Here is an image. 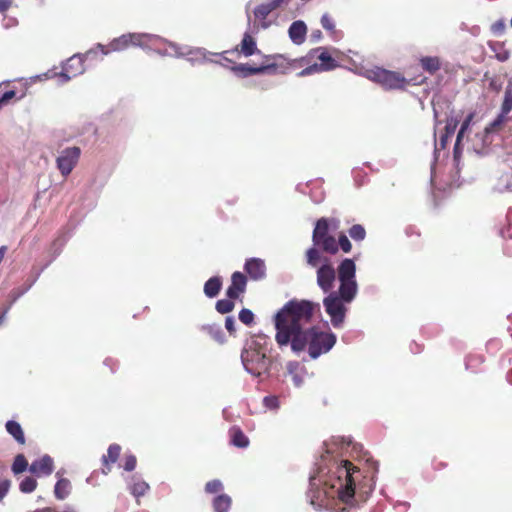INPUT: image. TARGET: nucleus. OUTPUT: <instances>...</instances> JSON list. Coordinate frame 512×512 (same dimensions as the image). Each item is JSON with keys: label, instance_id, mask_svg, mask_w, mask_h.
<instances>
[{"label": "nucleus", "instance_id": "obj_1", "mask_svg": "<svg viewBox=\"0 0 512 512\" xmlns=\"http://www.w3.org/2000/svg\"><path fill=\"white\" fill-rule=\"evenodd\" d=\"M320 304L306 299H291L275 314V340L282 347L288 344L294 352H301L308 347L311 358L316 359L327 353L336 343L332 332H325L318 327H306L316 313Z\"/></svg>", "mask_w": 512, "mask_h": 512}, {"label": "nucleus", "instance_id": "obj_2", "mask_svg": "<svg viewBox=\"0 0 512 512\" xmlns=\"http://www.w3.org/2000/svg\"><path fill=\"white\" fill-rule=\"evenodd\" d=\"M340 221L337 218L322 217L317 220L313 233L312 242L320 247L325 253L335 255L338 253L336 238L330 234V230H337Z\"/></svg>", "mask_w": 512, "mask_h": 512}, {"label": "nucleus", "instance_id": "obj_3", "mask_svg": "<svg viewBox=\"0 0 512 512\" xmlns=\"http://www.w3.org/2000/svg\"><path fill=\"white\" fill-rule=\"evenodd\" d=\"M309 64L298 73V76L304 77L315 73L331 71L339 67L338 62L331 56L325 47L311 49L306 56Z\"/></svg>", "mask_w": 512, "mask_h": 512}, {"label": "nucleus", "instance_id": "obj_4", "mask_svg": "<svg viewBox=\"0 0 512 512\" xmlns=\"http://www.w3.org/2000/svg\"><path fill=\"white\" fill-rule=\"evenodd\" d=\"M264 63L262 64L263 74H287L291 70L304 68L309 64L308 58H294L290 59L281 54L265 55Z\"/></svg>", "mask_w": 512, "mask_h": 512}, {"label": "nucleus", "instance_id": "obj_5", "mask_svg": "<svg viewBox=\"0 0 512 512\" xmlns=\"http://www.w3.org/2000/svg\"><path fill=\"white\" fill-rule=\"evenodd\" d=\"M336 276L340 282V293L346 299H354L357 295L356 264L353 259H343L337 267Z\"/></svg>", "mask_w": 512, "mask_h": 512}, {"label": "nucleus", "instance_id": "obj_6", "mask_svg": "<svg viewBox=\"0 0 512 512\" xmlns=\"http://www.w3.org/2000/svg\"><path fill=\"white\" fill-rule=\"evenodd\" d=\"M359 469L349 460L342 461V465L337 468V475L340 481L338 488L339 499L346 504L352 502L355 496V474H358Z\"/></svg>", "mask_w": 512, "mask_h": 512}, {"label": "nucleus", "instance_id": "obj_7", "mask_svg": "<svg viewBox=\"0 0 512 512\" xmlns=\"http://www.w3.org/2000/svg\"><path fill=\"white\" fill-rule=\"evenodd\" d=\"M367 77L381 85L385 90H404L409 84L400 72L391 71L380 67L367 71Z\"/></svg>", "mask_w": 512, "mask_h": 512}, {"label": "nucleus", "instance_id": "obj_8", "mask_svg": "<svg viewBox=\"0 0 512 512\" xmlns=\"http://www.w3.org/2000/svg\"><path fill=\"white\" fill-rule=\"evenodd\" d=\"M354 299H346L340 293V289L338 291L329 292L328 296H326L323 300V305L325 307L326 313L329 315L332 325L335 328H340L344 323L347 307L346 304H349Z\"/></svg>", "mask_w": 512, "mask_h": 512}, {"label": "nucleus", "instance_id": "obj_9", "mask_svg": "<svg viewBox=\"0 0 512 512\" xmlns=\"http://www.w3.org/2000/svg\"><path fill=\"white\" fill-rule=\"evenodd\" d=\"M148 36L140 33L123 34L118 38L113 39L108 45H98V48L104 55L111 52H120L132 46H142L146 44Z\"/></svg>", "mask_w": 512, "mask_h": 512}, {"label": "nucleus", "instance_id": "obj_10", "mask_svg": "<svg viewBox=\"0 0 512 512\" xmlns=\"http://www.w3.org/2000/svg\"><path fill=\"white\" fill-rule=\"evenodd\" d=\"M241 358L247 372L254 376H260L269 370L270 359L260 351H245Z\"/></svg>", "mask_w": 512, "mask_h": 512}, {"label": "nucleus", "instance_id": "obj_11", "mask_svg": "<svg viewBox=\"0 0 512 512\" xmlns=\"http://www.w3.org/2000/svg\"><path fill=\"white\" fill-rule=\"evenodd\" d=\"M81 155V149L77 146L62 150L56 159L57 168L62 176L67 177L77 165Z\"/></svg>", "mask_w": 512, "mask_h": 512}, {"label": "nucleus", "instance_id": "obj_12", "mask_svg": "<svg viewBox=\"0 0 512 512\" xmlns=\"http://www.w3.org/2000/svg\"><path fill=\"white\" fill-rule=\"evenodd\" d=\"M336 279V270L330 260H324L322 265L317 268L316 280L317 285L324 293L332 292Z\"/></svg>", "mask_w": 512, "mask_h": 512}, {"label": "nucleus", "instance_id": "obj_13", "mask_svg": "<svg viewBox=\"0 0 512 512\" xmlns=\"http://www.w3.org/2000/svg\"><path fill=\"white\" fill-rule=\"evenodd\" d=\"M256 52H259L257 48V43L254 37L248 32L244 33L243 38L239 45H237L232 50H226L220 54H217L220 57L226 56L227 54L235 55L240 57L241 55L245 57H250L254 55Z\"/></svg>", "mask_w": 512, "mask_h": 512}, {"label": "nucleus", "instance_id": "obj_14", "mask_svg": "<svg viewBox=\"0 0 512 512\" xmlns=\"http://www.w3.org/2000/svg\"><path fill=\"white\" fill-rule=\"evenodd\" d=\"M84 71L83 57L81 55H73L64 63L60 76L64 78V81H69Z\"/></svg>", "mask_w": 512, "mask_h": 512}, {"label": "nucleus", "instance_id": "obj_15", "mask_svg": "<svg viewBox=\"0 0 512 512\" xmlns=\"http://www.w3.org/2000/svg\"><path fill=\"white\" fill-rule=\"evenodd\" d=\"M221 58L226 63L231 64V66H229L228 64H224V63H222V65L224 67L230 69L232 72H234L235 75H237L239 77L246 78V77H249L252 75L263 74L262 65L253 67V66H250L249 64H236L232 59L228 58L227 56H223Z\"/></svg>", "mask_w": 512, "mask_h": 512}, {"label": "nucleus", "instance_id": "obj_16", "mask_svg": "<svg viewBox=\"0 0 512 512\" xmlns=\"http://www.w3.org/2000/svg\"><path fill=\"white\" fill-rule=\"evenodd\" d=\"M246 284V276L241 272H234L231 276V284L226 291L227 297L237 299L240 294L245 292Z\"/></svg>", "mask_w": 512, "mask_h": 512}, {"label": "nucleus", "instance_id": "obj_17", "mask_svg": "<svg viewBox=\"0 0 512 512\" xmlns=\"http://www.w3.org/2000/svg\"><path fill=\"white\" fill-rule=\"evenodd\" d=\"M244 269L250 279L258 281L266 276L265 262L260 258L248 259L245 263Z\"/></svg>", "mask_w": 512, "mask_h": 512}, {"label": "nucleus", "instance_id": "obj_18", "mask_svg": "<svg viewBox=\"0 0 512 512\" xmlns=\"http://www.w3.org/2000/svg\"><path fill=\"white\" fill-rule=\"evenodd\" d=\"M53 470L54 462L49 455L42 456L40 459L33 461L29 466V471L36 476H48Z\"/></svg>", "mask_w": 512, "mask_h": 512}, {"label": "nucleus", "instance_id": "obj_19", "mask_svg": "<svg viewBox=\"0 0 512 512\" xmlns=\"http://www.w3.org/2000/svg\"><path fill=\"white\" fill-rule=\"evenodd\" d=\"M285 0H272L269 3H264L254 9V16L256 19L262 21V27L267 28L268 24L265 22L267 16L275 9L280 7Z\"/></svg>", "mask_w": 512, "mask_h": 512}, {"label": "nucleus", "instance_id": "obj_20", "mask_svg": "<svg viewBox=\"0 0 512 512\" xmlns=\"http://www.w3.org/2000/svg\"><path fill=\"white\" fill-rule=\"evenodd\" d=\"M321 252H324L320 247L313 244L312 247L308 248L305 252V259L308 266L312 268H318L324 260H329L328 257L323 256Z\"/></svg>", "mask_w": 512, "mask_h": 512}, {"label": "nucleus", "instance_id": "obj_21", "mask_svg": "<svg viewBox=\"0 0 512 512\" xmlns=\"http://www.w3.org/2000/svg\"><path fill=\"white\" fill-rule=\"evenodd\" d=\"M289 37L293 43L300 45L305 41L307 27L301 20L294 21L288 30Z\"/></svg>", "mask_w": 512, "mask_h": 512}, {"label": "nucleus", "instance_id": "obj_22", "mask_svg": "<svg viewBox=\"0 0 512 512\" xmlns=\"http://www.w3.org/2000/svg\"><path fill=\"white\" fill-rule=\"evenodd\" d=\"M120 453V445L114 443L108 447L107 454L102 457V463L105 467V469H103L104 474H108L110 472L111 464H114L118 460Z\"/></svg>", "mask_w": 512, "mask_h": 512}, {"label": "nucleus", "instance_id": "obj_23", "mask_svg": "<svg viewBox=\"0 0 512 512\" xmlns=\"http://www.w3.org/2000/svg\"><path fill=\"white\" fill-rule=\"evenodd\" d=\"M6 431L14 438L19 445H25L26 438L21 425L13 420H9L5 424Z\"/></svg>", "mask_w": 512, "mask_h": 512}, {"label": "nucleus", "instance_id": "obj_24", "mask_svg": "<svg viewBox=\"0 0 512 512\" xmlns=\"http://www.w3.org/2000/svg\"><path fill=\"white\" fill-rule=\"evenodd\" d=\"M230 441L231 443L238 448H246L249 445L248 437L243 433V431L237 427L233 426L229 430Z\"/></svg>", "mask_w": 512, "mask_h": 512}, {"label": "nucleus", "instance_id": "obj_25", "mask_svg": "<svg viewBox=\"0 0 512 512\" xmlns=\"http://www.w3.org/2000/svg\"><path fill=\"white\" fill-rule=\"evenodd\" d=\"M222 287V280L219 276H214L208 279L204 284V293L209 298L216 297Z\"/></svg>", "mask_w": 512, "mask_h": 512}, {"label": "nucleus", "instance_id": "obj_26", "mask_svg": "<svg viewBox=\"0 0 512 512\" xmlns=\"http://www.w3.org/2000/svg\"><path fill=\"white\" fill-rule=\"evenodd\" d=\"M71 489V482L66 478H61L55 484L54 495L58 500H64L70 495Z\"/></svg>", "mask_w": 512, "mask_h": 512}, {"label": "nucleus", "instance_id": "obj_27", "mask_svg": "<svg viewBox=\"0 0 512 512\" xmlns=\"http://www.w3.org/2000/svg\"><path fill=\"white\" fill-rule=\"evenodd\" d=\"M231 505L232 499L227 494L216 496L212 502L214 512H229Z\"/></svg>", "mask_w": 512, "mask_h": 512}, {"label": "nucleus", "instance_id": "obj_28", "mask_svg": "<svg viewBox=\"0 0 512 512\" xmlns=\"http://www.w3.org/2000/svg\"><path fill=\"white\" fill-rule=\"evenodd\" d=\"M489 47L495 53V57L497 58V60L504 62L509 59L510 51L506 49L504 42H489Z\"/></svg>", "mask_w": 512, "mask_h": 512}, {"label": "nucleus", "instance_id": "obj_29", "mask_svg": "<svg viewBox=\"0 0 512 512\" xmlns=\"http://www.w3.org/2000/svg\"><path fill=\"white\" fill-rule=\"evenodd\" d=\"M420 64L423 70L429 72L430 74H434L441 67V63L438 57H422L420 59Z\"/></svg>", "mask_w": 512, "mask_h": 512}, {"label": "nucleus", "instance_id": "obj_30", "mask_svg": "<svg viewBox=\"0 0 512 512\" xmlns=\"http://www.w3.org/2000/svg\"><path fill=\"white\" fill-rule=\"evenodd\" d=\"M29 466L25 456L23 454H17L12 463L11 470L14 475H18L29 469Z\"/></svg>", "mask_w": 512, "mask_h": 512}, {"label": "nucleus", "instance_id": "obj_31", "mask_svg": "<svg viewBox=\"0 0 512 512\" xmlns=\"http://www.w3.org/2000/svg\"><path fill=\"white\" fill-rule=\"evenodd\" d=\"M501 110L504 114H508L512 110V81H509L506 86Z\"/></svg>", "mask_w": 512, "mask_h": 512}, {"label": "nucleus", "instance_id": "obj_32", "mask_svg": "<svg viewBox=\"0 0 512 512\" xmlns=\"http://www.w3.org/2000/svg\"><path fill=\"white\" fill-rule=\"evenodd\" d=\"M349 236L357 242L363 241L366 238V230L361 224H354L348 230Z\"/></svg>", "mask_w": 512, "mask_h": 512}, {"label": "nucleus", "instance_id": "obj_33", "mask_svg": "<svg viewBox=\"0 0 512 512\" xmlns=\"http://www.w3.org/2000/svg\"><path fill=\"white\" fill-rule=\"evenodd\" d=\"M37 480L31 476L25 477L19 484L22 493H32L37 488Z\"/></svg>", "mask_w": 512, "mask_h": 512}, {"label": "nucleus", "instance_id": "obj_34", "mask_svg": "<svg viewBox=\"0 0 512 512\" xmlns=\"http://www.w3.org/2000/svg\"><path fill=\"white\" fill-rule=\"evenodd\" d=\"M235 307L233 299H221L216 302L215 308L217 312L221 314H227L231 312Z\"/></svg>", "mask_w": 512, "mask_h": 512}, {"label": "nucleus", "instance_id": "obj_35", "mask_svg": "<svg viewBox=\"0 0 512 512\" xmlns=\"http://www.w3.org/2000/svg\"><path fill=\"white\" fill-rule=\"evenodd\" d=\"M204 329L217 342H219V343H223L224 342L225 336H224V333H223V331L221 330V328L219 326L208 325V326H205Z\"/></svg>", "mask_w": 512, "mask_h": 512}, {"label": "nucleus", "instance_id": "obj_36", "mask_svg": "<svg viewBox=\"0 0 512 512\" xmlns=\"http://www.w3.org/2000/svg\"><path fill=\"white\" fill-rule=\"evenodd\" d=\"M321 24L322 27L326 31H328L332 36H334L337 33L335 23L330 15L324 14L321 17Z\"/></svg>", "mask_w": 512, "mask_h": 512}, {"label": "nucleus", "instance_id": "obj_37", "mask_svg": "<svg viewBox=\"0 0 512 512\" xmlns=\"http://www.w3.org/2000/svg\"><path fill=\"white\" fill-rule=\"evenodd\" d=\"M506 115L507 114H504L501 111V113L497 116V118L494 121H492L488 127H486V132H496V131L500 130L502 125L506 121Z\"/></svg>", "mask_w": 512, "mask_h": 512}, {"label": "nucleus", "instance_id": "obj_38", "mask_svg": "<svg viewBox=\"0 0 512 512\" xmlns=\"http://www.w3.org/2000/svg\"><path fill=\"white\" fill-rule=\"evenodd\" d=\"M148 489H149V485L146 482L137 481V482L133 483V485L131 486V493L135 497H140V496H143L147 492Z\"/></svg>", "mask_w": 512, "mask_h": 512}, {"label": "nucleus", "instance_id": "obj_39", "mask_svg": "<svg viewBox=\"0 0 512 512\" xmlns=\"http://www.w3.org/2000/svg\"><path fill=\"white\" fill-rule=\"evenodd\" d=\"M337 245L338 250L341 249L344 253H349L352 250V244L348 237L344 233H340L338 236Z\"/></svg>", "mask_w": 512, "mask_h": 512}, {"label": "nucleus", "instance_id": "obj_40", "mask_svg": "<svg viewBox=\"0 0 512 512\" xmlns=\"http://www.w3.org/2000/svg\"><path fill=\"white\" fill-rule=\"evenodd\" d=\"M239 320L243 324H245L247 326H251L254 323V314L250 309L243 308L239 312Z\"/></svg>", "mask_w": 512, "mask_h": 512}, {"label": "nucleus", "instance_id": "obj_41", "mask_svg": "<svg viewBox=\"0 0 512 512\" xmlns=\"http://www.w3.org/2000/svg\"><path fill=\"white\" fill-rule=\"evenodd\" d=\"M223 489V485L220 480L214 479L211 481H208L205 484V492L209 494L218 493Z\"/></svg>", "mask_w": 512, "mask_h": 512}, {"label": "nucleus", "instance_id": "obj_42", "mask_svg": "<svg viewBox=\"0 0 512 512\" xmlns=\"http://www.w3.org/2000/svg\"><path fill=\"white\" fill-rule=\"evenodd\" d=\"M490 29L493 34L502 35L506 30V23L503 19H499L491 25Z\"/></svg>", "mask_w": 512, "mask_h": 512}, {"label": "nucleus", "instance_id": "obj_43", "mask_svg": "<svg viewBox=\"0 0 512 512\" xmlns=\"http://www.w3.org/2000/svg\"><path fill=\"white\" fill-rule=\"evenodd\" d=\"M265 407L269 409H277L279 407V399L277 396H266L263 399Z\"/></svg>", "mask_w": 512, "mask_h": 512}, {"label": "nucleus", "instance_id": "obj_44", "mask_svg": "<svg viewBox=\"0 0 512 512\" xmlns=\"http://www.w3.org/2000/svg\"><path fill=\"white\" fill-rule=\"evenodd\" d=\"M136 457L134 455H127L124 459L123 468L126 471H133L136 467Z\"/></svg>", "mask_w": 512, "mask_h": 512}, {"label": "nucleus", "instance_id": "obj_45", "mask_svg": "<svg viewBox=\"0 0 512 512\" xmlns=\"http://www.w3.org/2000/svg\"><path fill=\"white\" fill-rule=\"evenodd\" d=\"M472 118H473V114H469L466 119L463 121L462 125H461V128L457 134V138H458V142L461 141V138L463 137V134L464 132L468 129L471 121H472Z\"/></svg>", "mask_w": 512, "mask_h": 512}, {"label": "nucleus", "instance_id": "obj_46", "mask_svg": "<svg viewBox=\"0 0 512 512\" xmlns=\"http://www.w3.org/2000/svg\"><path fill=\"white\" fill-rule=\"evenodd\" d=\"M16 96V92L14 90H9L3 93L0 97V108L7 105L11 99Z\"/></svg>", "mask_w": 512, "mask_h": 512}, {"label": "nucleus", "instance_id": "obj_47", "mask_svg": "<svg viewBox=\"0 0 512 512\" xmlns=\"http://www.w3.org/2000/svg\"><path fill=\"white\" fill-rule=\"evenodd\" d=\"M11 486L9 479H3L0 481V501L7 495Z\"/></svg>", "mask_w": 512, "mask_h": 512}, {"label": "nucleus", "instance_id": "obj_48", "mask_svg": "<svg viewBox=\"0 0 512 512\" xmlns=\"http://www.w3.org/2000/svg\"><path fill=\"white\" fill-rule=\"evenodd\" d=\"M484 361L482 356L478 355H469L466 359V368L471 369L474 367V363H482Z\"/></svg>", "mask_w": 512, "mask_h": 512}, {"label": "nucleus", "instance_id": "obj_49", "mask_svg": "<svg viewBox=\"0 0 512 512\" xmlns=\"http://www.w3.org/2000/svg\"><path fill=\"white\" fill-rule=\"evenodd\" d=\"M457 125H458V121L456 119H451L450 121L447 122L446 126H445V131H446V137L448 136H452L457 128Z\"/></svg>", "mask_w": 512, "mask_h": 512}, {"label": "nucleus", "instance_id": "obj_50", "mask_svg": "<svg viewBox=\"0 0 512 512\" xmlns=\"http://www.w3.org/2000/svg\"><path fill=\"white\" fill-rule=\"evenodd\" d=\"M225 328L231 335H233L236 332L235 320L233 317H231V316L226 317Z\"/></svg>", "mask_w": 512, "mask_h": 512}, {"label": "nucleus", "instance_id": "obj_51", "mask_svg": "<svg viewBox=\"0 0 512 512\" xmlns=\"http://www.w3.org/2000/svg\"><path fill=\"white\" fill-rule=\"evenodd\" d=\"M33 512H78V511L76 509L72 508V507H67L63 511H58L56 508H53V507H46V508H43V509L35 510Z\"/></svg>", "mask_w": 512, "mask_h": 512}, {"label": "nucleus", "instance_id": "obj_52", "mask_svg": "<svg viewBox=\"0 0 512 512\" xmlns=\"http://www.w3.org/2000/svg\"><path fill=\"white\" fill-rule=\"evenodd\" d=\"M11 0H0V12L5 13L11 6Z\"/></svg>", "mask_w": 512, "mask_h": 512}, {"label": "nucleus", "instance_id": "obj_53", "mask_svg": "<svg viewBox=\"0 0 512 512\" xmlns=\"http://www.w3.org/2000/svg\"><path fill=\"white\" fill-rule=\"evenodd\" d=\"M459 144L460 142H458V138L456 139V143H455V146H454V151H453V154H454V160L455 161H459L460 157H461V149L459 147Z\"/></svg>", "mask_w": 512, "mask_h": 512}, {"label": "nucleus", "instance_id": "obj_54", "mask_svg": "<svg viewBox=\"0 0 512 512\" xmlns=\"http://www.w3.org/2000/svg\"><path fill=\"white\" fill-rule=\"evenodd\" d=\"M446 467H447V463H445L443 461H434V463H433V469L435 471L442 470V469H444Z\"/></svg>", "mask_w": 512, "mask_h": 512}, {"label": "nucleus", "instance_id": "obj_55", "mask_svg": "<svg viewBox=\"0 0 512 512\" xmlns=\"http://www.w3.org/2000/svg\"><path fill=\"white\" fill-rule=\"evenodd\" d=\"M321 36H322V33H321V31H320V30H315V31H313V32L311 33V38H312V40H314V41H318V40L321 38Z\"/></svg>", "mask_w": 512, "mask_h": 512}, {"label": "nucleus", "instance_id": "obj_56", "mask_svg": "<svg viewBox=\"0 0 512 512\" xmlns=\"http://www.w3.org/2000/svg\"><path fill=\"white\" fill-rule=\"evenodd\" d=\"M293 380H294L296 386H300L302 380L298 375H294Z\"/></svg>", "mask_w": 512, "mask_h": 512}, {"label": "nucleus", "instance_id": "obj_57", "mask_svg": "<svg viewBox=\"0 0 512 512\" xmlns=\"http://www.w3.org/2000/svg\"><path fill=\"white\" fill-rule=\"evenodd\" d=\"M372 490H373V487H372V485H370V486H369V488H368V491H365V493H366V494H369V493H371V492H372Z\"/></svg>", "mask_w": 512, "mask_h": 512}, {"label": "nucleus", "instance_id": "obj_58", "mask_svg": "<svg viewBox=\"0 0 512 512\" xmlns=\"http://www.w3.org/2000/svg\"><path fill=\"white\" fill-rule=\"evenodd\" d=\"M506 187L508 190L512 191V183H508Z\"/></svg>", "mask_w": 512, "mask_h": 512}, {"label": "nucleus", "instance_id": "obj_59", "mask_svg": "<svg viewBox=\"0 0 512 512\" xmlns=\"http://www.w3.org/2000/svg\"><path fill=\"white\" fill-rule=\"evenodd\" d=\"M4 315H0V324L2 323Z\"/></svg>", "mask_w": 512, "mask_h": 512}]
</instances>
